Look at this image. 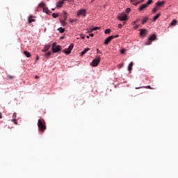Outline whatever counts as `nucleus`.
I'll return each instance as SVG.
<instances>
[{
  "label": "nucleus",
  "mask_w": 178,
  "mask_h": 178,
  "mask_svg": "<svg viewBox=\"0 0 178 178\" xmlns=\"http://www.w3.org/2000/svg\"><path fill=\"white\" fill-rule=\"evenodd\" d=\"M38 127L39 129V131L44 133L47 130V124L45 123V120L44 119H39L38 121Z\"/></svg>",
  "instance_id": "obj_1"
},
{
  "label": "nucleus",
  "mask_w": 178,
  "mask_h": 178,
  "mask_svg": "<svg viewBox=\"0 0 178 178\" xmlns=\"http://www.w3.org/2000/svg\"><path fill=\"white\" fill-rule=\"evenodd\" d=\"M52 52L56 54L61 50L60 45H56V42H54L51 47Z\"/></svg>",
  "instance_id": "obj_2"
},
{
  "label": "nucleus",
  "mask_w": 178,
  "mask_h": 178,
  "mask_svg": "<svg viewBox=\"0 0 178 178\" xmlns=\"http://www.w3.org/2000/svg\"><path fill=\"white\" fill-rule=\"evenodd\" d=\"M100 62H101V56H99L97 58H95L92 61L91 65L93 66V67H96V66H98V65H99Z\"/></svg>",
  "instance_id": "obj_3"
},
{
  "label": "nucleus",
  "mask_w": 178,
  "mask_h": 178,
  "mask_svg": "<svg viewBox=\"0 0 178 178\" xmlns=\"http://www.w3.org/2000/svg\"><path fill=\"white\" fill-rule=\"evenodd\" d=\"M73 48H74V44L73 43H71L68 48L65 49L63 52L64 54H66L67 55H69L71 54L72 51L73 50Z\"/></svg>",
  "instance_id": "obj_4"
},
{
  "label": "nucleus",
  "mask_w": 178,
  "mask_h": 178,
  "mask_svg": "<svg viewBox=\"0 0 178 178\" xmlns=\"http://www.w3.org/2000/svg\"><path fill=\"white\" fill-rule=\"evenodd\" d=\"M119 38V35H111V36L108 37L104 40L105 45H108V44H109V42H111L112 41V40H113V38Z\"/></svg>",
  "instance_id": "obj_5"
},
{
  "label": "nucleus",
  "mask_w": 178,
  "mask_h": 178,
  "mask_svg": "<svg viewBox=\"0 0 178 178\" xmlns=\"http://www.w3.org/2000/svg\"><path fill=\"white\" fill-rule=\"evenodd\" d=\"M156 40V35L153 34L149 38V40L147 42V45L151 44L152 41H155Z\"/></svg>",
  "instance_id": "obj_6"
},
{
  "label": "nucleus",
  "mask_w": 178,
  "mask_h": 178,
  "mask_svg": "<svg viewBox=\"0 0 178 178\" xmlns=\"http://www.w3.org/2000/svg\"><path fill=\"white\" fill-rule=\"evenodd\" d=\"M78 17H80V16H83V17H86V10H79L77 13Z\"/></svg>",
  "instance_id": "obj_7"
},
{
  "label": "nucleus",
  "mask_w": 178,
  "mask_h": 178,
  "mask_svg": "<svg viewBox=\"0 0 178 178\" xmlns=\"http://www.w3.org/2000/svg\"><path fill=\"white\" fill-rule=\"evenodd\" d=\"M118 19L121 22H124V21L127 20V15L126 14H122L118 17Z\"/></svg>",
  "instance_id": "obj_8"
},
{
  "label": "nucleus",
  "mask_w": 178,
  "mask_h": 178,
  "mask_svg": "<svg viewBox=\"0 0 178 178\" xmlns=\"http://www.w3.org/2000/svg\"><path fill=\"white\" fill-rule=\"evenodd\" d=\"M33 17H34L33 15H29V18H28V22L30 24L33 23V22H35V19H33Z\"/></svg>",
  "instance_id": "obj_9"
},
{
  "label": "nucleus",
  "mask_w": 178,
  "mask_h": 178,
  "mask_svg": "<svg viewBox=\"0 0 178 178\" xmlns=\"http://www.w3.org/2000/svg\"><path fill=\"white\" fill-rule=\"evenodd\" d=\"M49 48H51V44L45 45L42 49V52H47V51H48Z\"/></svg>",
  "instance_id": "obj_10"
},
{
  "label": "nucleus",
  "mask_w": 178,
  "mask_h": 178,
  "mask_svg": "<svg viewBox=\"0 0 178 178\" xmlns=\"http://www.w3.org/2000/svg\"><path fill=\"white\" fill-rule=\"evenodd\" d=\"M63 13H64V15H63V18H60V19H61L62 20H64V21H67V16L66 15H67V13L65 11H63Z\"/></svg>",
  "instance_id": "obj_11"
},
{
  "label": "nucleus",
  "mask_w": 178,
  "mask_h": 178,
  "mask_svg": "<svg viewBox=\"0 0 178 178\" xmlns=\"http://www.w3.org/2000/svg\"><path fill=\"white\" fill-rule=\"evenodd\" d=\"M88 51H90V48H86L83 51L81 52V56H83V55H86V54H87Z\"/></svg>",
  "instance_id": "obj_12"
},
{
  "label": "nucleus",
  "mask_w": 178,
  "mask_h": 178,
  "mask_svg": "<svg viewBox=\"0 0 178 178\" xmlns=\"http://www.w3.org/2000/svg\"><path fill=\"white\" fill-rule=\"evenodd\" d=\"M134 65V63H133V62H131L129 65H128V70L129 72H131V70H133V65Z\"/></svg>",
  "instance_id": "obj_13"
},
{
  "label": "nucleus",
  "mask_w": 178,
  "mask_h": 178,
  "mask_svg": "<svg viewBox=\"0 0 178 178\" xmlns=\"http://www.w3.org/2000/svg\"><path fill=\"white\" fill-rule=\"evenodd\" d=\"M148 6L146 4H143L138 8V10H144L145 8H147Z\"/></svg>",
  "instance_id": "obj_14"
},
{
  "label": "nucleus",
  "mask_w": 178,
  "mask_h": 178,
  "mask_svg": "<svg viewBox=\"0 0 178 178\" xmlns=\"http://www.w3.org/2000/svg\"><path fill=\"white\" fill-rule=\"evenodd\" d=\"M165 1H158L157 3H156V6H162V5H165Z\"/></svg>",
  "instance_id": "obj_15"
},
{
  "label": "nucleus",
  "mask_w": 178,
  "mask_h": 178,
  "mask_svg": "<svg viewBox=\"0 0 178 178\" xmlns=\"http://www.w3.org/2000/svg\"><path fill=\"white\" fill-rule=\"evenodd\" d=\"M63 1H58L56 3V8H62V6H63Z\"/></svg>",
  "instance_id": "obj_16"
},
{
  "label": "nucleus",
  "mask_w": 178,
  "mask_h": 178,
  "mask_svg": "<svg viewBox=\"0 0 178 178\" xmlns=\"http://www.w3.org/2000/svg\"><path fill=\"white\" fill-rule=\"evenodd\" d=\"M140 35L142 37H144L145 35V33H146L147 30L146 29H140Z\"/></svg>",
  "instance_id": "obj_17"
},
{
  "label": "nucleus",
  "mask_w": 178,
  "mask_h": 178,
  "mask_svg": "<svg viewBox=\"0 0 178 178\" xmlns=\"http://www.w3.org/2000/svg\"><path fill=\"white\" fill-rule=\"evenodd\" d=\"M161 17V13L157 14L156 16L154 17L153 18V22H156L159 17Z\"/></svg>",
  "instance_id": "obj_18"
},
{
  "label": "nucleus",
  "mask_w": 178,
  "mask_h": 178,
  "mask_svg": "<svg viewBox=\"0 0 178 178\" xmlns=\"http://www.w3.org/2000/svg\"><path fill=\"white\" fill-rule=\"evenodd\" d=\"M43 12L44 13H47V15H49V13H51V12H49V10L47 7H44Z\"/></svg>",
  "instance_id": "obj_19"
},
{
  "label": "nucleus",
  "mask_w": 178,
  "mask_h": 178,
  "mask_svg": "<svg viewBox=\"0 0 178 178\" xmlns=\"http://www.w3.org/2000/svg\"><path fill=\"white\" fill-rule=\"evenodd\" d=\"M24 55H25V56H26V58H30V56H31V54H30V52H29L27 51H24Z\"/></svg>",
  "instance_id": "obj_20"
},
{
  "label": "nucleus",
  "mask_w": 178,
  "mask_h": 178,
  "mask_svg": "<svg viewBox=\"0 0 178 178\" xmlns=\"http://www.w3.org/2000/svg\"><path fill=\"white\" fill-rule=\"evenodd\" d=\"M148 17H145L143 18V21H142V24H145V23H147L148 22Z\"/></svg>",
  "instance_id": "obj_21"
},
{
  "label": "nucleus",
  "mask_w": 178,
  "mask_h": 178,
  "mask_svg": "<svg viewBox=\"0 0 178 178\" xmlns=\"http://www.w3.org/2000/svg\"><path fill=\"white\" fill-rule=\"evenodd\" d=\"M177 24V20L173 19L172 22L170 24V26H176Z\"/></svg>",
  "instance_id": "obj_22"
},
{
  "label": "nucleus",
  "mask_w": 178,
  "mask_h": 178,
  "mask_svg": "<svg viewBox=\"0 0 178 178\" xmlns=\"http://www.w3.org/2000/svg\"><path fill=\"white\" fill-rule=\"evenodd\" d=\"M60 22L62 26H66V21H65L62 19H60Z\"/></svg>",
  "instance_id": "obj_23"
},
{
  "label": "nucleus",
  "mask_w": 178,
  "mask_h": 178,
  "mask_svg": "<svg viewBox=\"0 0 178 178\" xmlns=\"http://www.w3.org/2000/svg\"><path fill=\"white\" fill-rule=\"evenodd\" d=\"M159 8H158V6H156V7H154V8H153V10H152V13H156V12H158V10H159Z\"/></svg>",
  "instance_id": "obj_24"
},
{
  "label": "nucleus",
  "mask_w": 178,
  "mask_h": 178,
  "mask_svg": "<svg viewBox=\"0 0 178 178\" xmlns=\"http://www.w3.org/2000/svg\"><path fill=\"white\" fill-rule=\"evenodd\" d=\"M39 8H42L44 9V8H45V4L44 2H41L40 4H39Z\"/></svg>",
  "instance_id": "obj_25"
},
{
  "label": "nucleus",
  "mask_w": 178,
  "mask_h": 178,
  "mask_svg": "<svg viewBox=\"0 0 178 178\" xmlns=\"http://www.w3.org/2000/svg\"><path fill=\"white\" fill-rule=\"evenodd\" d=\"M97 30H99V27H94L93 29H92L90 31V33H92V31H95Z\"/></svg>",
  "instance_id": "obj_26"
},
{
  "label": "nucleus",
  "mask_w": 178,
  "mask_h": 178,
  "mask_svg": "<svg viewBox=\"0 0 178 178\" xmlns=\"http://www.w3.org/2000/svg\"><path fill=\"white\" fill-rule=\"evenodd\" d=\"M58 31L59 33H65V28L60 27Z\"/></svg>",
  "instance_id": "obj_27"
},
{
  "label": "nucleus",
  "mask_w": 178,
  "mask_h": 178,
  "mask_svg": "<svg viewBox=\"0 0 178 178\" xmlns=\"http://www.w3.org/2000/svg\"><path fill=\"white\" fill-rule=\"evenodd\" d=\"M111 29H107L105 30L104 33L105 34H111Z\"/></svg>",
  "instance_id": "obj_28"
},
{
  "label": "nucleus",
  "mask_w": 178,
  "mask_h": 178,
  "mask_svg": "<svg viewBox=\"0 0 178 178\" xmlns=\"http://www.w3.org/2000/svg\"><path fill=\"white\" fill-rule=\"evenodd\" d=\"M51 54H52V51H49L44 54V56H47L48 58V56H51Z\"/></svg>",
  "instance_id": "obj_29"
},
{
  "label": "nucleus",
  "mask_w": 178,
  "mask_h": 178,
  "mask_svg": "<svg viewBox=\"0 0 178 178\" xmlns=\"http://www.w3.org/2000/svg\"><path fill=\"white\" fill-rule=\"evenodd\" d=\"M143 88H149V90H155L154 88H152L150 86H147L143 87Z\"/></svg>",
  "instance_id": "obj_30"
},
{
  "label": "nucleus",
  "mask_w": 178,
  "mask_h": 178,
  "mask_svg": "<svg viewBox=\"0 0 178 178\" xmlns=\"http://www.w3.org/2000/svg\"><path fill=\"white\" fill-rule=\"evenodd\" d=\"M58 16H59V15L57 13L52 14V17H54V19H56V17H58Z\"/></svg>",
  "instance_id": "obj_31"
},
{
  "label": "nucleus",
  "mask_w": 178,
  "mask_h": 178,
  "mask_svg": "<svg viewBox=\"0 0 178 178\" xmlns=\"http://www.w3.org/2000/svg\"><path fill=\"white\" fill-rule=\"evenodd\" d=\"M152 0H149L147 3H145V5H147V6H148V5H151V3H152Z\"/></svg>",
  "instance_id": "obj_32"
},
{
  "label": "nucleus",
  "mask_w": 178,
  "mask_h": 178,
  "mask_svg": "<svg viewBox=\"0 0 178 178\" xmlns=\"http://www.w3.org/2000/svg\"><path fill=\"white\" fill-rule=\"evenodd\" d=\"M7 79H8V80L15 79V76L8 75V76H7Z\"/></svg>",
  "instance_id": "obj_33"
},
{
  "label": "nucleus",
  "mask_w": 178,
  "mask_h": 178,
  "mask_svg": "<svg viewBox=\"0 0 178 178\" xmlns=\"http://www.w3.org/2000/svg\"><path fill=\"white\" fill-rule=\"evenodd\" d=\"M131 11V9L130 8H128L126 9V13H130Z\"/></svg>",
  "instance_id": "obj_34"
},
{
  "label": "nucleus",
  "mask_w": 178,
  "mask_h": 178,
  "mask_svg": "<svg viewBox=\"0 0 178 178\" xmlns=\"http://www.w3.org/2000/svg\"><path fill=\"white\" fill-rule=\"evenodd\" d=\"M126 52V49H122L120 50V54H124Z\"/></svg>",
  "instance_id": "obj_35"
},
{
  "label": "nucleus",
  "mask_w": 178,
  "mask_h": 178,
  "mask_svg": "<svg viewBox=\"0 0 178 178\" xmlns=\"http://www.w3.org/2000/svg\"><path fill=\"white\" fill-rule=\"evenodd\" d=\"M118 67H119V69H122V67H123V63H120L118 65Z\"/></svg>",
  "instance_id": "obj_36"
},
{
  "label": "nucleus",
  "mask_w": 178,
  "mask_h": 178,
  "mask_svg": "<svg viewBox=\"0 0 178 178\" xmlns=\"http://www.w3.org/2000/svg\"><path fill=\"white\" fill-rule=\"evenodd\" d=\"M141 3V1H138L136 3H134V5H135V6H137V5Z\"/></svg>",
  "instance_id": "obj_37"
},
{
  "label": "nucleus",
  "mask_w": 178,
  "mask_h": 178,
  "mask_svg": "<svg viewBox=\"0 0 178 178\" xmlns=\"http://www.w3.org/2000/svg\"><path fill=\"white\" fill-rule=\"evenodd\" d=\"M13 122H14L15 124H17V119H13Z\"/></svg>",
  "instance_id": "obj_38"
},
{
  "label": "nucleus",
  "mask_w": 178,
  "mask_h": 178,
  "mask_svg": "<svg viewBox=\"0 0 178 178\" xmlns=\"http://www.w3.org/2000/svg\"><path fill=\"white\" fill-rule=\"evenodd\" d=\"M122 27H123V25H122V24H119L118 29H122Z\"/></svg>",
  "instance_id": "obj_39"
},
{
  "label": "nucleus",
  "mask_w": 178,
  "mask_h": 178,
  "mask_svg": "<svg viewBox=\"0 0 178 178\" xmlns=\"http://www.w3.org/2000/svg\"><path fill=\"white\" fill-rule=\"evenodd\" d=\"M97 54H102V51H101V50H99V49H97Z\"/></svg>",
  "instance_id": "obj_40"
},
{
  "label": "nucleus",
  "mask_w": 178,
  "mask_h": 178,
  "mask_svg": "<svg viewBox=\"0 0 178 178\" xmlns=\"http://www.w3.org/2000/svg\"><path fill=\"white\" fill-rule=\"evenodd\" d=\"M140 27V25H136L135 29H138Z\"/></svg>",
  "instance_id": "obj_41"
},
{
  "label": "nucleus",
  "mask_w": 178,
  "mask_h": 178,
  "mask_svg": "<svg viewBox=\"0 0 178 178\" xmlns=\"http://www.w3.org/2000/svg\"><path fill=\"white\" fill-rule=\"evenodd\" d=\"M90 37H94V33H90Z\"/></svg>",
  "instance_id": "obj_42"
},
{
  "label": "nucleus",
  "mask_w": 178,
  "mask_h": 178,
  "mask_svg": "<svg viewBox=\"0 0 178 178\" xmlns=\"http://www.w3.org/2000/svg\"><path fill=\"white\" fill-rule=\"evenodd\" d=\"M131 2H137V0H131Z\"/></svg>",
  "instance_id": "obj_43"
},
{
  "label": "nucleus",
  "mask_w": 178,
  "mask_h": 178,
  "mask_svg": "<svg viewBox=\"0 0 178 178\" xmlns=\"http://www.w3.org/2000/svg\"><path fill=\"white\" fill-rule=\"evenodd\" d=\"M0 119H2V113H0Z\"/></svg>",
  "instance_id": "obj_44"
},
{
  "label": "nucleus",
  "mask_w": 178,
  "mask_h": 178,
  "mask_svg": "<svg viewBox=\"0 0 178 178\" xmlns=\"http://www.w3.org/2000/svg\"><path fill=\"white\" fill-rule=\"evenodd\" d=\"M13 116V118H16V113H15Z\"/></svg>",
  "instance_id": "obj_45"
},
{
  "label": "nucleus",
  "mask_w": 178,
  "mask_h": 178,
  "mask_svg": "<svg viewBox=\"0 0 178 178\" xmlns=\"http://www.w3.org/2000/svg\"><path fill=\"white\" fill-rule=\"evenodd\" d=\"M137 22H140V19H136V21H135L134 23H137Z\"/></svg>",
  "instance_id": "obj_46"
},
{
  "label": "nucleus",
  "mask_w": 178,
  "mask_h": 178,
  "mask_svg": "<svg viewBox=\"0 0 178 178\" xmlns=\"http://www.w3.org/2000/svg\"><path fill=\"white\" fill-rule=\"evenodd\" d=\"M39 77H40V76H38L36 75V76H35V79H38Z\"/></svg>",
  "instance_id": "obj_47"
},
{
  "label": "nucleus",
  "mask_w": 178,
  "mask_h": 178,
  "mask_svg": "<svg viewBox=\"0 0 178 178\" xmlns=\"http://www.w3.org/2000/svg\"><path fill=\"white\" fill-rule=\"evenodd\" d=\"M140 3H141V2H144V0H140Z\"/></svg>",
  "instance_id": "obj_48"
},
{
  "label": "nucleus",
  "mask_w": 178,
  "mask_h": 178,
  "mask_svg": "<svg viewBox=\"0 0 178 178\" xmlns=\"http://www.w3.org/2000/svg\"><path fill=\"white\" fill-rule=\"evenodd\" d=\"M51 10H55V8H52Z\"/></svg>",
  "instance_id": "obj_49"
},
{
  "label": "nucleus",
  "mask_w": 178,
  "mask_h": 178,
  "mask_svg": "<svg viewBox=\"0 0 178 178\" xmlns=\"http://www.w3.org/2000/svg\"><path fill=\"white\" fill-rule=\"evenodd\" d=\"M87 38H90V36H86Z\"/></svg>",
  "instance_id": "obj_50"
},
{
  "label": "nucleus",
  "mask_w": 178,
  "mask_h": 178,
  "mask_svg": "<svg viewBox=\"0 0 178 178\" xmlns=\"http://www.w3.org/2000/svg\"><path fill=\"white\" fill-rule=\"evenodd\" d=\"M136 88V90H138V88Z\"/></svg>",
  "instance_id": "obj_51"
},
{
  "label": "nucleus",
  "mask_w": 178,
  "mask_h": 178,
  "mask_svg": "<svg viewBox=\"0 0 178 178\" xmlns=\"http://www.w3.org/2000/svg\"><path fill=\"white\" fill-rule=\"evenodd\" d=\"M94 1H95V0H92V2H94Z\"/></svg>",
  "instance_id": "obj_52"
},
{
  "label": "nucleus",
  "mask_w": 178,
  "mask_h": 178,
  "mask_svg": "<svg viewBox=\"0 0 178 178\" xmlns=\"http://www.w3.org/2000/svg\"><path fill=\"white\" fill-rule=\"evenodd\" d=\"M82 39L84 40V37H82Z\"/></svg>",
  "instance_id": "obj_53"
},
{
  "label": "nucleus",
  "mask_w": 178,
  "mask_h": 178,
  "mask_svg": "<svg viewBox=\"0 0 178 178\" xmlns=\"http://www.w3.org/2000/svg\"><path fill=\"white\" fill-rule=\"evenodd\" d=\"M63 37H61V40H63Z\"/></svg>",
  "instance_id": "obj_54"
},
{
  "label": "nucleus",
  "mask_w": 178,
  "mask_h": 178,
  "mask_svg": "<svg viewBox=\"0 0 178 178\" xmlns=\"http://www.w3.org/2000/svg\"><path fill=\"white\" fill-rule=\"evenodd\" d=\"M37 59H38V57H37Z\"/></svg>",
  "instance_id": "obj_55"
}]
</instances>
